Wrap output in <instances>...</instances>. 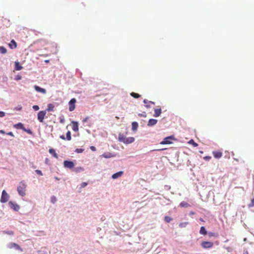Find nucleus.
<instances>
[{
	"mask_svg": "<svg viewBox=\"0 0 254 254\" xmlns=\"http://www.w3.org/2000/svg\"><path fill=\"white\" fill-rule=\"evenodd\" d=\"M119 141L123 142L125 144H128L133 142L135 140L133 137H127L124 134L120 133L118 137Z\"/></svg>",
	"mask_w": 254,
	"mask_h": 254,
	"instance_id": "1",
	"label": "nucleus"
},
{
	"mask_svg": "<svg viewBox=\"0 0 254 254\" xmlns=\"http://www.w3.org/2000/svg\"><path fill=\"white\" fill-rule=\"evenodd\" d=\"M26 187L27 185L25 184L24 182L22 181L20 183L17 189L18 193L20 195L22 196L25 195Z\"/></svg>",
	"mask_w": 254,
	"mask_h": 254,
	"instance_id": "2",
	"label": "nucleus"
},
{
	"mask_svg": "<svg viewBox=\"0 0 254 254\" xmlns=\"http://www.w3.org/2000/svg\"><path fill=\"white\" fill-rule=\"evenodd\" d=\"M46 115V111H41L38 112L37 119L40 123H43L44 119Z\"/></svg>",
	"mask_w": 254,
	"mask_h": 254,
	"instance_id": "3",
	"label": "nucleus"
},
{
	"mask_svg": "<svg viewBox=\"0 0 254 254\" xmlns=\"http://www.w3.org/2000/svg\"><path fill=\"white\" fill-rule=\"evenodd\" d=\"M171 139H175L174 136L173 135L165 137L163 141H162L160 144L162 145L171 144L172 142L171 141Z\"/></svg>",
	"mask_w": 254,
	"mask_h": 254,
	"instance_id": "4",
	"label": "nucleus"
},
{
	"mask_svg": "<svg viewBox=\"0 0 254 254\" xmlns=\"http://www.w3.org/2000/svg\"><path fill=\"white\" fill-rule=\"evenodd\" d=\"M9 198V195L7 193L5 190L2 191L1 196L0 198V202L1 203L6 202Z\"/></svg>",
	"mask_w": 254,
	"mask_h": 254,
	"instance_id": "5",
	"label": "nucleus"
},
{
	"mask_svg": "<svg viewBox=\"0 0 254 254\" xmlns=\"http://www.w3.org/2000/svg\"><path fill=\"white\" fill-rule=\"evenodd\" d=\"M76 102V100L75 98H72L69 102V110L71 112L73 111L75 108V104Z\"/></svg>",
	"mask_w": 254,
	"mask_h": 254,
	"instance_id": "6",
	"label": "nucleus"
},
{
	"mask_svg": "<svg viewBox=\"0 0 254 254\" xmlns=\"http://www.w3.org/2000/svg\"><path fill=\"white\" fill-rule=\"evenodd\" d=\"M201 245L204 249H209L213 247V243L212 242L203 241L201 243Z\"/></svg>",
	"mask_w": 254,
	"mask_h": 254,
	"instance_id": "7",
	"label": "nucleus"
},
{
	"mask_svg": "<svg viewBox=\"0 0 254 254\" xmlns=\"http://www.w3.org/2000/svg\"><path fill=\"white\" fill-rule=\"evenodd\" d=\"M9 206L14 210L16 211H18L20 209V206L17 203L13 202L12 201H9L8 202Z\"/></svg>",
	"mask_w": 254,
	"mask_h": 254,
	"instance_id": "8",
	"label": "nucleus"
},
{
	"mask_svg": "<svg viewBox=\"0 0 254 254\" xmlns=\"http://www.w3.org/2000/svg\"><path fill=\"white\" fill-rule=\"evenodd\" d=\"M64 165L65 168L71 169L74 166V164L72 161L65 160L64 162Z\"/></svg>",
	"mask_w": 254,
	"mask_h": 254,
	"instance_id": "9",
	"label": "nucleus"
},
{
	"mask_svg": "<svg viewBox=\"0 0 254 254\" xmlns=\"http://www.w3.org/2000/svg\"><path fill=\"white\" fill-rule=\"evenodd\" d=\"M212 154L214 158L219 159L222 156V152L220 151H213Z\"/></svg>",
	"mask_w": 254,
	"mask_h": 254,
	"instance_id": "10",
	"label": "nucleus"
},
{
	"mask_svg": "<svg viewBox=\"0 0 254 254\" xmlns=\"http://www.w3.org/2000/svg\"><path fill=\"white\" fill-rule=\"evenodd\" d=\"M34 87L37 92H41L43 94H45L46 93V90L44 88H42L37 85H35Z\"/></svg>",
	"mask_w": 254,
	"mask_h": 254,
	"instance_id": "11",
	"label": "nucleus"
},
{
	"mask_svg": "<svg viewBox=\"0 0 254 254\" xmlns=\"http://www.w3.org/2000/svg\"><path fill=\"white\" fill-rule=\"evenodd\" d=\"M124 174V172L123 171H119L117 173H116L115 174H114L112 176V178L113 179H118L119 178V177H121Z\"/></svg>",
	"mask_w": 254,
	"mask_h": 254,
	"instance_id": "12",
	"label": "nucleus"
},
{
	"mask_svg": "<svg viewBox=\"0 0 254 254\" xmlns=\"http://www.w3.org/2000/svg\"><path fill=\"white\" fill-rule=\"evenodd\" d=\"M157 123V120L156 119H150L147 123V126L149 127H152L155 125Z\"/></svg>",
	"mask_w": 254,
	"mask_h": 254,
	"instance_id": "13",
	"label": "nucleus"
},
{
	"mask_svg": "<svg viewBox=\"0 0 254 254\" xmlns=\"http://www.w3.org/2000/svg\"><path fill=\"white\" fill-rule=\"evenodd\" d=\"M72 130L74 131H77L78 130V124L77 122H72Z\"/></svg>",
	"mask_w": 254,
	"mask_h": 254,
	"instance_id": "14",
	"label": "nucleus"
},
{
	"mask_svg": "<svg viewBox=\"0 0 254 254\" xmlns=\"http://www.w3.org/2000/svg\"><path fill=\"white\" fill-rule=\"evenodd\" d=\"M8 46L10 49H13L17 47V44L14 40H12L8 44Z\"/></svg>",
	"mask_w": 254,
	"mask_h": 254,
	"instance_id": "15",
	"label": "nucleus"
},
{
	"mask_svg": "<svg viewBox=\"0 0 254 254\" xmlns=\"http://www.w3.org/2000/svg\"><path fill=\"white\" fill-rule=\"evenodd\" d=\"M162 110L161 108L155 109L154 110V114L153 115V116L155 117H158L160 116Z\"/></svg>",
	"mask_w": 254,
	"mask_h": 254,
	"instance_id": "16",
	"label": "nucleus"
},
{
	"mask_svg": "<svg viewBox=\"0 0 254 254\" xmlns=\"http://www.w3.org/2000/svg\"><path fill=\"white\" fill-rule=\"evenodd\" d=\"M143 103L145 104V107L147 108H149L150 107V104H152L154 105L155 103L152 101H148L147 99H144L143 100Z\"/></svg>",
	"mask_w": 254,
	"mask_h": 254,
	"instance_id": "17",
	"label": "nucleus"
},
{
	"mask_svg": "<svg viewBox=\"0 0 254 254\" xmlns=\"http://www.w3.org/2000/svg\"><path fill=\"white\" fill-rule=\"evenodd\" d=\"M15 69L16 70H20L23 68V67L20 65V64L18 62H15Z\"/></svg>",
	"mask_w": 254,
	"mask_h": 254,
	"instance_id": "18",
	"label": "nucleus"
},
{
	"mask_svg": "<svg viewBox=\"0 0 254 254\" xmlns=\"http://www.w3.org/2000/svg\"><path fill=\"white\" fill-rule=\"evenodd\" d=\"M55 108V106L53 104H49L47 106V109L45 110L46 112H51L53 111L54 109Z\"/></svg>",
	"mask_w": 254,
	"mask_h": 254,
	"instance_id": "19",
	"label": "nucleus"
},
{
	"mask_svg": "<svg viewBox=\"0 0 254 254\" xmlns=\"http://www.w3.org/2000/svg\"><path fill=\"white\" fill-rule=\"evenodd\" d=\"M179 206L181 207H184V208H188V207H189L190 206V205L188 203H187L185 201L181 202L180 203Z\"/></svg>",
	"mask_w": 254,
	"mask_h": 254,
	"instance_id": "20",
	"label": "nucleus"
},
{
	"mask_svg": "<svg viewBox=\"0 0 254 254\" xmlns=\"http://www.w3.org/2000/svg\"><path fill=\"white\" fill-rule=\"evenodd\" d=\"M132 130L133 131H136L138 127V123L136 122H134L132 123Z\"/></svg>",
	"mask_w": 254,
	"mask_h": 254,
	"instance_id": "21",
	"label": "nucleus"
},
{
	"mask_svg": "<svg viewBox=\"0 0 254 254\" xmlns=\"http://www.w3.org/2000/svg\"><path fill=\"white\" fill-rule=\"evenodd\" d=\"M49 152L56 158H58V154L56 153V151L54 149H50Z\"/></svg>",
	"mask_w": 254,
	"mask_h": 254,
	"instance_id": "22",
	"label": "nucleus"
},
{
	"mask_svg": "<svg viewBox=\"0 0 254 254\" xmlns=\"http://www.w3.org/2000/svg\"><path fill=\"white\" fill-rule=\"evenodd\" d=\"M199 233L203 235H206L207 234V231L204 227H201Z\"/></svg>",
	"mask_w": 254,
	"mask_h": 254,
	"instance_id": "23",
	"label": "nucleus"
},
{
	"mask_svg": "<svg viewBox=\"0 0 254 254\" xmlns=\"http://www.w3.org/2000/svg\"><path fill=\"white\" fill-rule=\"evenodd\" d=\"M10 248L14 247L16 250H21L20 246L15 243H12L10 244Z\"/></svg>",
	"mask_w": 254,
	"mask_h": 254,
	"instance_id": "24",
	"label": "nucleus"
},
{
	"mask_svg": "<svg viewBox=\"0 0 254 254\" xmlns=\"http://www.w3.org/2000/svg\"><path fill=\"white\" fill-rule=\"evenodd\" d=\"M103 156L105 158H109L114 157V155H112L110 153H105L103 154Z\"/></svg>",
	"mask_w": 254,
	"mask_h": 254,
	"instance_id": "25",
	"label": "nucleus"
},
{
	"mask_svg": "<svg viewBox=\"0 0 254 254\" xmlns=\"http://www.w3.org/2000/svg\"><path fill=\"white\" fill-rule=\"evenodd\" d=\"M83 170H84V169L82 167H76V168H74V171L75 173H78V172L83 171Z\"/></svg>",
	"mask_w": 254,
	"mask_h": 254,
	"instance_id": "26",
	"label": "nucleus"
},
{
	"mask_svg": "<svg viewBox=\"0 0 254 254\" xmlns=\"http://www.w3.org/2000/svg\"><path fill=\"white\" fill-rule=\"evenodd\" d=\"M7 50L3 46L0 47V53L2 54H4L6 53Z\"/></svg>",
	"mask_w": 254,
	"mask_h": 254,
	"instance_id": "27",
	"label": "nucleus"
},
{
	"mask_svg": "<svg viewBox=\"0 0 254 254\" xmlns=\"http://www.w3.org/2000/svg\"><path fill=\"white\" fill-rule=\"evenodd\" d=\"M66 139L67 140H70L71 139V133L70 131H68L66 134Z\"/></svg>",
	"mask_w": 254,
	"mask_h": 254,
	"instance_id": "28",
	"label": "nucleus"
},
{
	"mask_svg": "<svg viewBox=\"0 0 254 254\" xmlns=\"http://www.w3.org/2000/svg\"><path fill=\"white\" fill-rule=\"evenodd\" d=\"M189 223L188 222H181L179 224V227L181 228H184L186 227L188 225Z\"/></svg>",
	"mask_w": 254,
	"mask_h": 254,
	"instance_id": "29",
	"label": "nucleus"
},
{
	"mask_svg": "<svg viewBox=\"0 0 254 254\" xmlns=\"http://www.w3.org/2000/svg\"><path fill=\"white\" fill-rule=\"evenodd\" d=\"M130 95L135 98H138L140 97V95L139 94H138V93H134V92H131L130 93Z\"/></svg>",
	"mask_w": 254,
	"mask_h": 254,
	"instance_id": "30",
	"label": "nucleus"
},
{
	"mask_svg": "<svg viewBox=\"0 0 254 254\" xmlns=\"http://www.w3.org/2000/svg\"><path fill=\"white\" fill-rule=\"evenodd\" d=\"M164 220L167 222V223H169L172 220V218L169 216H165L164 217Z\"/></svg>",
	"mask_w": 254,
	"mask_h": 254,
	"instance_id": "31",
	"label": "nucleus"
},
{
	"mask_svg": "<svg viewBox=\"0 0 254 254\" xmlns=\"http://www.w3.org/2000/svg\"><path fill=\"white\" fill-rule=\"evenodd\" d=\"M14 127L16 128H23V125L20 123L16 124Z\"/></svg>",
	"mask_w": 254,
	"mask_h": 254,
	"instance_id": "32",
	"label": "nucleus"
},
{
	"mask_svg": "<svg viewBox=\"0 0 254 254\" xmlns=\"http://www.w3.org/2000/svg\"><path fill=\"white\" fill-rule=\"evenodd\" d=\"M189 143L191 144L194 147H197L198 146L197 143L195 142L193 139L190 140Z\"/></svg>",
	"mask_w": 254,
	"mask_h": 254,
	"instance_id": "33",
	"label": "nucleus"
},
{
	"mask_svg": "<svg viewBox=\"0 0 254 254\" xmlns=\"http://www.w3.org/2000/svg\"><path fill=\"white\" fill-rule=\"evenodd\" d=\"M84 151L83 149L82 148H77L76 149L75 152L77 153H82Z\"/></svg>",
	"mask_w": 254,
	"mask_h": 254,
	"instance_id": "34",
	"label": "nucleus"
},
{
	"mask_svg": "<svg viewBox=\"0 0 254 254\" xmlns=\"http://www.w3.org/2000/svg\"><path fill=\"white\" fill-rule=\"evenodd\" d=\"M249 207H252L254 206V198L251 200V203L249 204Z\"/></svg>",
	"mask_w": 254,
	"mask_h": 254,
	"instance_id": "35",
	"label": "nucleus"
},
{
	"mask_svg": "<svg viewBox=\"0 0 254 254\" xmlns=\"http://www.w3.org/2000/svg\"><path fill=\"white\" fill-rule=\"evenodd\" d=\"M57 201V198L55 196H53L51 197V202L53 203H55Z\"/></svg>",
	"mask_w": 254,
	"mask_h": 254,
	"instance_id": "36",
	"label": "nucleus"
},
{
	"mask_svg": "<svg viewBox=\"0 0 254 254\" xmlns=\"http://www.w3.org/2000/svg\"><path fill=\"white\" fill-rule=\"evenodd\" d=\"M138 116L139 117H146V113L145 112H143V113H139L138 114Z\"/></svg>",
	"mask_w": 254,
	"mask_h": 254,
	"instance_id": "37",
	"label": "nucleus"
},
{
	"mask_svg": "<svg viewBox=\"0 0 254 254\" xmlns=\"http://www.w3.org/2000/svg\"><path fill=\"white\" fill-rule=\"evenodd\" d=\"M32 108L35 111H38L39 109V107L38 105H34Z\"/></svg>",
	"mask_w": 254,
	"mask_h": 254,
	"instance_id": "38",
	"label": "nucleus"
},
{
	"mask_svg": "<svg viewBox=\"0 0 254 254\" xmlns=\"http://www.w3.org/2000/svg\"><path fill=\"white\" fill-rule=\"evenodd\" d=\"M36 173L38 174L40 176H43V173L42 172H41V171L39 170H36L35 171Z\"/></svg>",
	"mask_w": 254,
	"mask_h": 254,
	"instance_id": "39",
	"label": "nucleus"
},
{
	"mask_svg": "<svg viewBox=\"0 0 254 254\" xmlns=\"http://www.w3.org/2000/svg\"><path fill=\"white\" fill-rule=\"evenodd\" d=\"M211 158V157L209 156H205V157H203V159H204L205 160H209Z\"/></svg>",
	"mask_w": 254,
	"mask_h": 254,
	"instance_id": "40",
	"label": "nucleus"
},
{
	"mask_svg": "<svg viewBox=\"0 0 254 254\" xmlns=\"http://www.w3.org/2000/svg\"><path fill=\"white\" fill-rule=\"evenodd\" d=\"M87 185V183H86V182H83V183L81 184V188H84V187H85Z\"/></svg>",
	"mask_w": 254,
	"mask_h": 254,
	"instance_id": "41",
	"label": "nucleus"
},
{
	"mask_svg": "<svg viewBox=\"0 0 254 254\" xmlns=\"http://www.w3.org/2000/svg\"><path fill=\"white\" fill-rule=\"evenodd\" d=\"M5 113L2 111H0V117H3L5 116Z\"/></svg>",
	"mask_w": 254,
	"mask_h": 254,
	"instance_id": "42",
	"label": "nucleus"
},
{
	"mask_svg": "<svg viewBox=\"0 0 254 254\" xmlns=\"http://www.w3.org/2000/svg\"><path fill=\"white\" fill-rule=\"evenodd\" d=\"M90 149L92 150V151H96V147L94 146H91L90 147Z\"/></svg>",
	"mask_w": 254,
	"mask_h": 254,
	"instance_id": "43",
	"label": "nucleus"
},
{
	"mask_svg": "<svg viewBox=\"0 0 254 254\" xmlns=\"http://www.w3.org/2000/svg\"><path fill=\"white\" fill-rule=\"evenodd\" d=\"M60 137L63 139V140H65L66 139V138L65 137L64 135H60Z\"/></svg>",
	"mask_w": 254,
	"mask_h": 254,
	"instance_id": "44",
	"label": "nucleus"
},
{
	"mask_svg": "<svg viewBox=\"0 0 254 254\" xmlns=\"http://www.w3.org/2000/svg\"><path fill=\"white\" fill-rule=\"evenodd\" d=\"M21 76H20V75H17V76L16 77V78H15V80H20V79H21Z\"/></svg>",
	"mask_w": 254,
	"mask_h": 254,
	"instance_id": "45",
	"label": "nucleus"
},
{
	"mask_svg": "<svg viewBox=\"0 0 254 254\" xmlns=\"http://www.w3.org/2000/svg\"><path fill=\"white\" fill-rule=\"evenodd\" d=\"M166 149V148H162V149H155V150H153V151H163V150H165Z\"/></svg>",
	"mask_w": 254,
	"mask_h": 254,
	"instance_id": "46",
	"label": "nucleus"
},
{
	"mask_svg": "<svg viewBox=\"0 0 254 254\" xmlns=\"http://www.w3.org/2000/svg\"><path fill=\"white\" fill-rule=\"evenodd\" d=\"M7 134L9 135H10V136H13V134L12 132H9L7 133Z\"/></svg>",
	"mask_w": 254,
	"mask_h": 254,
	"instance_id": "47",
	"label": "nucleus"
},
{
	"mask_svg": "<svg viewBox=\"0 0 254 254\" xmlns=\"http://www.w3.org/2000/svg\"><path fill=\"white\" fill-rule=\"evenodd\" d=\"M88 119V117H86L83 120V122H86Z\"/></svg>",
	"mask_w": 254,
	"mask_h": 254,
	"instance_id": "48",
	"label": "nucleus"
},
{
	"mask_svg": "<svg viewBox=\"0 0 254 254\" xmlns=\"http://www.w3.org/2000/svg\"><path fill=\"white\" fill-rule=\"evenodd\" d=\"M194 214H195V213L194 212H193V211H190V215H194Z\"/></svg>",
	"mask_w": 254,
	"mask_h": 254,
	"instance_id": "49",
	"label": "nucleus"
},
{
	"mask_svg": "<svg viewBox=\"0 0 254 254\" xmlns=\"http://www.w3.org/2000/svg\"><path fill=\"white\" fill-rule=\"evenodd\" d=\"M0 133H2V134L5 133L4 131L2 130H0Z\"/></svg>",
	"mask_w": 254,
	"mask_h": 254,
	"instance_id": "50",
	"label": "nucleus"
},
{
	"mask_svg": "<svg viewBox=\"0 0 254 254\" xmlns=\"http://www.w3.org/2000/svg\"><path fill=\"white\" fill-rule=\"evenodd\" d=\"M27 132L28 133H32L30 129H29V130H27Z\"/></svg>",
	"mask_w": 254,
	"mask_h": 254,
	"instance_id": "51",
	"label": "nucleus"
},
{
	"mask_svg": "<svg viewBox=\"0 0 254 254\" xmlns=\"http://www.w3.org/2000/svg\"><path fill=\"white\" fill-rule=\"evenodd\" d=\"M61 123H63L64 122V120H61V121H60Z\"/></svg>",
	"mask_w": 254,
	"mask_h": 254,
	"instance_id": "52",
	"label": "nucleus"
},
{
	"mask_svg": "<svg viewBox=\"0 0 254 254\" xmlns=\"http://www.w3.org/2000/svg\"><path fill=\"white\" fill-rule=\"evenodd\" d=\"M8 234H13V233L12 232H9Z\"/></svg>",
	"mask_w": 254,
	"mask_h": 254,
	"instance_id": "53",
	"label": "nucleus"
},
{
	"mask_svg": "<svg viewBox=\"0 0 254 254\" xmlns=\"http://www.w3.org/2000/svg\"><path fill=\"white\" fill-rule=\"evenodd\" d=\"M244 254H249L248 252L247 251L246 252V253Z\"/></svg>",
	"mask_w": 254,
	"mask_h": 254,
	"instance_id": "54",
	"label": "nucleus"
},
{
	"mask_svg": "<svg viewBox=\"0 0 254 254\" xmlns=\"http://www.w3.org/2000/svg\"><path fill=\"white\" fill-rule=\"evenodd\" d=\"M21 107H18V110H21Z\"/></svg>",
	"mask_w": 254,
	"mask_h": 254,
	"instance_id": "55",
	"label": "nucleus"
},
{
	"mask_svg": "<svg viewBox=\"0 0 254 254\" xmlns=\"http://www.w3.org/2000/svg\"><path fill=\"white\" fill-rule=\"evenodd\" d=\"M21 107H18V110H21Z\"/></svg>",
	"mask_w": 254,
	"mask_h": 254,
	"instance_id": "56",
	"label": "nucleus"
},
{
	"mask_svg": "<svg viewBox=\"0 0 254 254\" xmlns=\"http://www.w3.org/2000/svg\"><path fill=\"white\" fill-rule=\"evenodd\" d=\"M200 221H203V219H200Z\"/></svg>",
	"mask_w": 254,
	"mask_h": 254,
	"instance_id": "57",
	"label": "nucleus"
}]
</instances>
